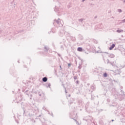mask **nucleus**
Here are the masks:
<instances>
[{"mask_svg": "<svg viewBox=\"0 0 125 125\" xmlns=\"http://www.w3.org/2000/svg\"><path fill=\"white\" fill-rule=\"evenodd\" d=\"M18 98H17L16 101H14L16 103H19V102H21L23 100V98L22 97V94L21 93H18L17 94Z\"/></svg>", "mask_w": 125, "mask_h": 125, "instance_id": "5", "label": "nucleus"}, {"mask_svg": "<svg viewBox=\"0 0 125 125\" xmlns=\"http://www.w3.org/2000/svg\"><path fill=\"white\" fill-rule=\"evenodd\" d=\"M60 19L58 20H55L54 21L53 25L55 27H62L63 24L61 23V21H60Z\"/></svg>", "mask_w": 125, "mask_h": 125, "instance_id": "4", "label": "nucleus"}, {"mask_svg": "<svg viewBox=\"0 0 125 125\" xmlns=\"http://www.w3.org/2000/svg\"><path fill=\"white\" fill-rule=\"evenodd\" d=\"M94 86H91L90 89H92V90H94Z\"/></svg>", "mask_w": 125, "mask_h": 125, "instance_id": "36", "label": "nucleus"}, {"mask_svg": "<svg viewBox=\"0 0 125 125\" xmlns=\"http://www.w3.org/2000/svg\"><path fill=\"white\" fill-rule=\"evenodd\" d=\"M118 105V103L114 102L112 103V104H110V106H113V107H116Z\"/></svg>", "mask_w": 125, "mask_h": 125, "instance_id": "18", "label": "nucleus"}, {"mask_svg": "<svg viewBox=\"0 0 125 125\" xmlns=\"http://www.w3.org/2000/svg\"><path fill=\"white\" fill-rule=\"evenodd\" d=\"M108 89L111 90L112 94L114 95L115 99L119 101H123V100H125V94H119L117 90H116V88H114V84L113 83H111L109 84Z\"/></svg>", "mask_w": 125, "mask_h": 125, "instance_id": "1", "label": "nucleus"}, {"mask_svg": "<svg viewBox=\"0 0 125 125\" xmlns=\"http://www.w3.org/2000/svg\"><path fill=\"white\" fill-rule=\"evenodd\" d=\"M80 87H83V84L81 83L80 85Z\"/></svg>", "mask_w": 125, "mask_h": 125, "instance_id": "45", "label": "nucleus"}, {"mask_svg": "<svg viewBox=\"0 0 125 125\" xmlns=\"http://www.w3.org/2000/svg\"><path fill=\"white\" fill-rule=\"evenodd\" d=\"M122 32H124V30H122V29H118L117 30V33H122Z\"/></svg>", "mask_w": 125, "mask_h": 125, "instance_id": "27", "label": "nucleus"}, {"mask_svg": "<svg viewBox=\"0 0 125 125\" xmlns=\"http://www.w3.org/2000/svg\"><path fill=\"white\" fill-rule=\"evenodd\" d=\"M121 90V93H122L123 94H125V92L124 91V90Z\"/></svg>", "mask_w": 125, "mask_h": 125, "instance_id": "38", "label": "nucleus"}, {"mask_svg": "<svg viewBox=\"0 0 125 125\" xmlns=\"http://www.w3.org/2000/svg\"><path fill=\"white\" fill-rule=\"evenodd\" d=\"M80 60H81V63L79 64V65L78 66V69H82V68H83V66H82V65L83 64V61L82 59H80Z\"/></svg>", "mask_w": 125, "mask_h": 125, "instance_id": "14", "label": "nucleus"}, {"mask_svg": "<svg viewBox=\"0 0 125 125\" xmlns=\"http://www.w3.org/2000/svg\"><path fill=\"white\" fill-rule=\"evenodd\" d=\"M114 74L115 75H120L121 74V72L118 69H117L115 71Z\"/></svg>", "mask_w": 125, "mask_h": 125, "instance_id": "17", "label": "nucleus"}, {"mask_svg": "<svg viewBox=\"0 0 125 125\" xmlns=\"http://www.w3.org/2000/svg\"><path fill=\"white\" fill-rule=\"evenodd\" d=\"M124 87H123V86H121V87H120V90H123V88Z\"/></svg>", "mask_w": 125, "mask_h": 125, "instance_id": "42", "label": "nucleus"}, {"mask_svg": "<svg viewBox=\"0 0 125 125\" xmlns=\"http://www.w3.org/2000/svg\"><path fill=\"white\" fill-rule=\"evenodd\" d=\"M78 73H80V72H81V71L80 70H78Z\"/></svg>", "mask_w": 125, "mask_h": 125, "instance_id": "57", "label": "nucleus"}, {"mask_svg": "<svg viewBox=\"0 0 125 125\" xmlns=\"http://www.w3.org/2000/svg\"><path fill=\"white\" fill-rule=\"evenodd\" d=\"M45 86H46V87H50L51 84H50V83H46L45 84Z\"/></svg>", "mask_w": 125, "mask_h": 125, "instance_id": "24", "label": "nucleus"}, {"mask_svg": "<svg viewBox=\"0 0 125 125\" xmlns=\"http://www.w3.org/2000/svg\"><path fill=\"white\" fill-rule=\"evenodd\" d=\"M60 70H62V66H61V65H60Z\"/></svg>", "mask_w": 125, "mask_h": 125, "instance_id": "48", "label": "nucleus"}, {"mask_svg": "<svg viewBox=\"0 0 125 125\" xmlns=\"http://www.w3.org/2000/svg\"><path fill=\"white\" fill-rule=\"evenodd\" d=\"M22 92H24V93H25V94H26V95H28V96H29V95H30V94H31V92H29V90H25L24 89V88H23V89H22Z\"/></svg>", "mask_w": 125, "mask_h": 125, "instance_id": "9", "label": "nucleus"}, {"mask_svg": "<svg viewBox=\"0 0 125 125\" xmlns=\"http://www.w3.org/2000/svg\"><path fill=\"white\" fill-rule=\"evenodd\" d=\"M15 120L17 124H19V117H17V118L15 117Z\"/></svg>", "mask_w": 125, "mask_h": 125, "instance_id": "20", "label": "nucleus"}, {"mask_svg": "<svg viewBox=\"0 0 125 125\" xmlns=\"http://www.w3.org/2000/svg\"><path fill=\"white\" fill-rule=\"evenodd\" d=\"M54 1H56V3L57 4H59L58 5L55 6V8L54 9V11H55V12L59 13V12H60L59 7L60 6V3L59 2H58V0H54Z\"/></svg>", "mask_w": 125, "mask_h": 125, "instance_id": "6", "label": "nucleus"}, {"mask_svg": "<svg viewBox=\"0 0 125 125\" xmlns=\"http://www.w3.org/2000/svg\"><path fill=\"white\" fill-rule=\"evenodd\" d=\"M115 46H116V44L113 43L112 44H111L110 47L109 48V50H112L113 49V48H114V47H115Z\"/></svg>", "mask_w": 125, "mask_h": 125, "instance_id": "15", "label": "nucleus"}, {"mask_svg": "<svg viewBox=\"0 0 125 125\" xmlns=\"http://www.w3.org/2000/svg\"><path fill=\"white\" fill-rule=\"evenodd\" d=\"M35 93H36V94H39L40 97H42V101H45V100L46 99V97H45V94H44L42 90H39L35 92Z\"/></svg>", "mask_w": 125, "mask_h": 125, "instance_id": "3", "label": "nucleus"}, {"mask_svg": "<svg viewBox=\"0 0 125 125\" xmlns=\"http://www.w3.org/2000/svg\"><path fill=\"white\" fill-rule=\"evenodd\" d=\"M91 100H93V99H94V98H93V97H92V95L91 96Z\"/></svg>", "mask_w": 125, "mask_h": 125, "instance_id": "47", "label": "nucleus"}, {"mask_svg": "<svg viewBox=\"0 0 125 125\" xmlns=\"http://www.w3.org/2000/svg\"><path fill=\"white\" fill-rule=\"evenodd\" d=\"M47 112H48V115H49L50 116H52V117H53V113H52V112L50 113L48 110H47Z\"/></svg>", "mask_w": 125, "mask_h": 125, "instance_id": "26", "label": "nucleus"}, {"mask_svg": "<svg viewBox=\"0 0 125 125\" xmlns=\"http://www.w3.org/2000/svg\"><path fill=\"white\" fill-rule=\"evenodd\" d=\"M93 42L94 43H98V42H97V40H93Z\"/></svg>", "mask_w": 125, "mask_h": 125, "instance_id": "35", "label": "nucleus"}, {"mask_svg": "<svg viewBox=\"0 0 125 125\" xmlns=\"http://www.w3.org/2000/svg\"><path fill=\"white\" fill-rule=\"evenodd\" d=\"M27 109H28V110H31L32 109V106H27Z\"/></svg>", "mask_w": 125, "mask_h": 125, "instance_id": "30", "label": "nucleus"}, {"mask_svg": "<svg viewBox=\"0 0 125 125\" xmlns=\"http://www.w3.org/2000/svg\"><path fill=\"white\" fill-rule=\"evenodd\" d=\"M118 12H119V13L123 12V10H122V9H118Z\"/></svg>", "mask_w": 125, "mask_h": 125, "instance_id": "34", "label": "nucleus"}, {"mask_svg": "<svg viewBox=\"0 0 125 125\" xmlns=\"http://www.w3.org/2000/svg\"><path fill=\"white\" fill-rule=\"evenodd\" d=\"M70 38L71 40H72L73 42H76V37L70 36Z\"/></svg>", "mask_w": 125, "mask_h": 125, "instance_id": "21", "label": "nucleus"}, {"mask_svg": "<svg viewBox=\"0 0 125 125\" xmlns=\"http://www.w3.org/2000/svg\"><path fill=\"white\" fill-rule=\"evenodd\" d=\"M122 68H125V66H122Z\"/></svg>", "mask_w": 125, "mask_h": 125, "instance_id": "62", "label": "nucleus"}, {"mask_svg": "<svg viewBox=\"0 0 125 125\" xmlns=\"http://www.w3.org/2000/svg\"><path fill=\"white\" fill-rule=\"evenodd\" d=\"M103 24L100 23L95 26V29L97 31H101L103 29Z\"/></svg>", "mask_w": 125, "mask_h": 125, "instance_id": "8", "label": "nucleus"}, {"mask_svg": "<svg viewBox=\"0 0 125 125\" xmlns=\"http://www.w3.org/2000/svg\"><path fill=\"white\" fill-rule=\"evenodd\" d=\"M69 102V104H72L73 102H74V99L71 98L70 100L68 101Z\"/></svg>", "mask_w": 125, "mask_h": 125, "instance_id": "23", "label": "nucleus"}, {"mask_svg": "<svg viewBox=\"0 0 125 125\" xmlns=\"http://www.w3.org/2000/svg\"><path fill=\"white\" fill-rule=\"evenodd\" d=\"M83 121H85V122H87V123H88V125H95V124L92 121V119H91V117H90V116L83 117Z\"/></svg>", "mask_w": 125, "mask_h": 125, "instance_id": "2", "label": "nucleus"}, {"mask_svg": "<svg viewBox=\"0 0 125 125\" xmlns=\"http://www.w3.org/2000/svg\"><path fill=\"white\" fill-rule=\"evenodd\" d=\"M85 19L83 18H82L80 19H78L79 23H80L81 24H83V21H84Z\"/></svg>", "mask_w": 125, "mask_h": 125, "instance_id": "12", "label": "nucleus"}, {"mask_svg": "<svg viewBox=\"0 0 125 125\" xmlns=\"http://www.w3.org/2000/svg\"><path fill=\"white\" fill-rule=\"evenodd\" d=\"M71 119H73L76 122L77 125H79V122L77 121V120L74 119L73 118H71Z\"/></svg>", "mask_w": 125, "mask_h": 125, "instance_id": "33", "label": "nucleus"}, {"mask_svg": "<svg viewBox=\"0 0 125 125\" xmlns=\"http://www.w3.org/2000/svg\"><path fill=\"white\" fill-rule=\"evenodd\" d=\"M42 82H43V83H46V82H47V77H43L42 79Z\"/></svg>", "mask_w": 125, "mask_h": 125, "instance_id": "16", "label": "nucleus"}, {"mask_svg": "<svg viewBox=\"0 0 125 125\" xmlns=\"http://www.w3.org/2000/svg\"><path fill=\"white\" fill-rule=\"evenodd\" d=\"M61 48H62V49H64V47H63V45H62L61 46Z\"/></svg>", "mask_w": 125, "mask_h": 125, "instance_id": "44", "label": "nucleus"}, {"mask_svg": "<svg viewBox=\"0 0 125 125\" xmlns=\"http://www.w3.org/2000/svg\"><path fill=\"white\" fill-rule=\"evenodd\" d=\"M58 55L59 57H61V55H60V54L58 53Z\"/></svg>", "mask_w": 125, "mask_h": 125, "instance_id": "46", "label": "nucleus"}, {"mask_svg": "<svg viewBox=\"0 0 125 125\" xmlns=\"http://www.w3.org/2000/svg\"><path fill=\"white\" fill-rule=\"evenodd\" d=\"M28 96L29 98H30V99H32V97H33V95H32V94H30Z\"/></svg>", "mask_w": 125, "mask_h": 125, "instance_id": "29", "label": "nucleus"}, {"mask_svg": "<svg viewBox=\"0 0 125 125\" xmlns=\"http://www.w3.org/2000/svg\"><path fill=\"white\" fill-rule=\"evenodd\" d=\"M18 63H20L19 61H18Z\"/></svg>", "mask_w": 125, "mask_h": 125, "instance_id": "63", "label": "nucleus"}, {"mask_svg": "<svg viewBox=\"0 0 125 125\" xmlns=\"http://www.w3.org/2000/svg\"><path fill=\"white\" fill-rule=\"evenodd\" d=\"M112 18H114L113 17H112Z\"/></svg>", "mask_w": 125, "mask_h": 125, "instance_id": "64", "label": "nucleus"}, {"mask_svg": "<svg viewBox=\"0 0 125 125\" xmlns=\"http://www.w3.org/2000/svg\"><path fill=\"white\" fill-rule=\"evenodd\" d=\"M43 50L44 52H48V50H49V48L47 47V46H45L44 47Z\"/></svg>", "mask_w": 125, "mask_h": 125, "instance_id": "13", "label": "nucleus"}, {"mask_svg": "<svg viewBox=\"0 0 125 125\" xmlns=\"http://www.w3.org/2000/svg\"><path fill=\"white\" fill-rule=\"evenodd\" d=\"M68 68H70V67H71V63H68Z\"/></svg>", "mask_w": 125, "mask_h": 125, "instance_id": "40", "label": "nucleus"}, {"mask_svg": "<svg viewBox=\"0 0 125 125\" xmlns=\"http://www.w3.org/2000/svg\"><path fill=\"white\" fill-rule=\"evenodd\" d=\"M74 80H78V77H77V76H74Z\"/></svg>", "mask_w": 125, "mask_h": 125, "instance_id": "41", "label": "nucleus"}, {"mask_svg": "<svg viewBox=\"0 0 125 125\" xmlns=\"http://www.w3.org/2000/svg\"><path fill=\"white\" fill-rule=\"evenodd\" d=\"M108 57H110V58H114V57H115V55H114V54H109L108 55Z\"/></svg>", "mask_w": 125, "mask_h": 125, "instance_id": "19", "label": "nucleus"}, {"mask_svg": "<svg viewBox=\"0 0 125 125\" xmlns=\"http://www.w3.org/2000/svg\"><path fill=\"white\" fill-rule=\"evenodd\" d=\"M64 35L65 37H66V39L67 40H69V38H70L71 37V36L70 35V33H69L67 32H64Z\"/></svg>", "mask_w": 125, "mask_h": 125, "instance_id": "10", "label": "nucleus"}, {"mask_svg": "<svg viewBox=\"0 0 125 125\" xmlns=\"http://www.w3.org/2000/svg\"><path fill=\"white\" fill-rule=\"evenodd\" d=\"M70 96H71V95L69 94V95H68V97H70Z\"/></svg>", "mask_w": 125, "mask_h": 125, "instance_id": "59", "label": "nucleus"}, {"mask_svg": "<svg viewBox=\"0 0 125 125\" xmlns=\"http://www.w3.org/2000/svg\"><path fill=\"white\" fill-rule=\"evenodd\" d=\"M76 84H79V83H80V81H79V80H77V81L76 82Z\"/></svg>", "mask_w": 125, "mask_h": 125, "instance_id": "39", "label": "nucleus"}, {"mask_svg": "<svg viewBox=\"0 0 125 125\" xmlns=\"http://www.w3.org/2000/svg\"><path fill=\"white\" fill-rule=\"evenodd\" d=\"M107 101L108 102H110V100H109V99H107Z\"/></svg>", "mask_w": 125, "mask_h": 125, "instance_id": "50", "label": "nucleus"}, {"mask_svg": "<svg viewBox=\"0 0 125 125\" xmlns=\"http://www.w3.org/2000/svg\"><path fill=\"white\" fill-rule=\"evenodd\" d=\"M97 18V16H95L94 18V19L95 20Z\"/></svg>", "mask_w": 125, "mask_h": 125, "instance_id": "43", "label": "nucleus"}, {"mask_svg": "<svg viewBox=\"0 0 125 125\" xmlns=\"http://www.w3.org/2000/svg\"><path fill=\"white\" fill-rule=\"evenodd\" d=\"M64 33H65L64 30H61L59 33V36H60V37H63V36H64Z\"/></svg>", "mask_w": 125, "mask_h": 125, "instance_id": "11", "label": "nucleus"}, {"mask_svg": "<svg viewBox=\"0 0 125 125\" xmlns=\"http://www.w3.org/2000/svg\"><path fill=\"white\" fill-rule=\"evenodd\" d=\"M78 51H80V52H82L83 51V47H79L77 48Z\"/></svg>", "mask_w": 125, "mask_h": 125, "instance_id": "22", "label": "nucleus"}, {"mask_svg": "<svg viewBox=\"0 0 125 125\" xmlns=\"http://www.w3.org/2000/svg\"><path fill=\"white\" fill-rule=\"evenodd\" d=\"M103 60H104V63H105V64H106V63H107V64H109V65H111V66H112V67H115V66H116V64H115V62H110L109 59H107L106 62V60H105V58H104V57H103Z\"/></svg>", "mask_w": 125, "mask_h": 125, "instance_id": "7", "label": "nucleus"}, {"mask_svg": "<svg viewBox=\"0 0 125 125\" xmlns=\"http://www.w3.org/2000/svg\"><path fill=\"white\" fill-rule=\"evenodd\" d=\"M122 42H125V39H123V40H122Z\"/></svg>", "mask_w": 125, "mask_h": 125, "instance_id": "49", "label": "nucleus"}, {"mask_svg": "<svg viewBox=\"0 0 125 125\" xmlns=\"http://www.w3.org/2000/svg\"><path fill=\"white\" fill-rule=\"evenodd\" d=\"M89 84H90L89 83H87V85H89Z\"/></svg>", "mask_w": 125, "mask_h": 125, "instance_id": "61", "label": "nucleus"}, {"mask_svg": "<svg viewBox=\"0 0 125 125\" xmlns=\"http://www.w3.org/2000/svg\"><path fill=\"white\" fill-rule=\"evenodd\" d=\"M103 76L104 78H106V77L108 76V73L105 72L104 73Z\"/></svg>", "mask_w": 125, "mask_h": 125, "instance_id": "28", "label": "nucleus"}, {"mask_svg": "<svg viewBox=\"0 0 125 125\" xmlns=\"http://www.w3.org/2000/svg\"><path fill=\"white\" fill-rule=\"evenodd\" d=\"M123 2H125V0H123Z\"/></svg>", "mask_w": 125, "mask_h": 125, "instance_id": "60", "label": "nucleus"}, {"mask_svg": "<svg viewBox=\"0 0 125 125\" xmlns=\"http://www.w3.org/2000/svg\"><path fill=\"white\" fill-rule=\"evenodd\" d=\"M82 104H83V101H82V100H79L78 101V104H79L81 106V105H82Z\"/></svg>", "mask_w": 125, "mask_h": 125, "instance_id": "25", "label": "nucleus"}, {"mask_svg": "<svg viewBox=\"0 0 125 125\" xmlns=\"http://www.w3.org/2000/svg\"><path fill=\"white\" fill-rule=\"evenodd\" d=\"M85 108H86V109H87V106H86V105H85Z\"/></svg>", "mask_w": 125, "mask_h": 125, "instance_id": "58", "label": "nucleus"}, {"mask_svg": "<svg viewBox=\"0 0 125 125\" xmlns=\"http://www.w3.org/2000/svg\"><path fill=\"white\" fill-rule=\"evenodd\" d=\"M14 2V1H13L12 2H11V4H12V3H13Z\"/></svg>", "mask_w": 125, "mask_h": 125, "instance_id": "54", "label": "nucleus"}, {"mask_svg": "<svg viewBox=\"0 0 125 125\" xmlns=\"http://www.w3.org/2000/svg\"><path fill=\"white\" fill-rule=\"evenodd\" d=\"M111 122H114V119L111 120Z\"/></svg>", "mask_w": 125, "mask_h": 125, "instance_id": "55", "label": "nucleus"}, {"mask_svg": "<svg viewBox=\"0 0 125 125\" xmlns=\"http://www.w3.org/2000/svg\"><path fill=\"white\" fill-rule=\"evenodd\" d=\"M89 5H90L91 7H93V6H94V4L92 3H89Z\"/></svg>", "mask_w": 125, "mask_h": 125, "instance_id": "31", "label": "nucleus"}, {"mask_svg": "<svg viewBox=\"0 0 125 125\" xmlns=\"http://www.w3.org/2000/svg\"><path fill=\"white\" fill-rule=\"evenodd\" d=\"M104 53H106V54H109V53L107 52H104Z\"/></svg>", "mask_w": 125, "mask_h": 125, "instance_id": "51", "label": "nucleus"}, {"mask_svg": "<svg viewBox=\"0 0 125 125\" xmlns=\"http://www.w3.org/2000/svg\"><path fill=\"white\" fill-rule=\"evenodd\" d=\"M38 117H42V115H40Z\"/></svg>", "mask_w": 125, "mask_h": 125, "instance_id": "56", "label": "nucleus"}, {"mask_svg": "<svg viewBox=\"0 0 125 125\" xmlns=\"http://www.w3.org/2000/svg\"><path fill=\"white\" fill-rule=\"evenodd\" d=\"M65 93H67V90H66V88H65Z\"/></svg>", "mask_w": 125, "mask_h": 125, "instance_id": "52", "label": "nucleus"}, {"mask_svg": "<svg viewBox=\"0 0 125 125\" xmlns=\"http://www.w3.org/2000/svg\"><path fill=\"white\" fill-rule=\"evenodd\" d=\"M85 0H82V2H83Z\"/></svg>", "mask_w": 125, "mask_h": 125, "instance_id": "53", "label": "nucleus"}, {"mask_svg": "<svg viewBox=\"0 0 125 125\" xmlns=\"http://www.w3.org/2000/svg\"><path fill=\"white\" fill-rule=\"evenodd\" d=\"M121 23H125V19L124 20H121Z\"/></svg>", "mask_w": 125, "mask_h": 125, "instance_id": "37", "label": "nucleus"}, {"mask_svg": "<svg viewBox=\"0 0 125 125\" xmlns=\"http://www.w3.org/2000/svg\"><path fill=\"white\" fill-rule=\"evenodd\" d=\"M43 110H44V111H47V109H46V107H45V106H43V107H42Z\"/></svg>", "mask_w": 125, "mask_h": 125, "instance_id": "32", "label": "nucleus"}]
</instances>
